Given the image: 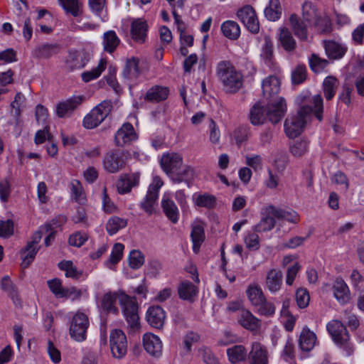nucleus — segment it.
Returning <instances> with one entry per match:
<instances>
[{
	"label": "nucleus",
	"instance_id": "29",
	"mask_svg": "<svg viewBox=\"0 0 364 364\" xmlns=\"http://www.w3.org/2000/svg\"><path fill=\"white\" fill-rule=\"evenodd\" d=\"M139 60L137 58L132 57L127 60L122 71V76L127 80H135L140 73L139 68Z\"/></svg>",
	"mask_w": 364,
	"mask_h": 364
},
{
	"label": "nucleus",
	"instance_id": "52",
	"mask_svg": "<svg viewBox=\"0 0 364 364\" xmlns=\"http://www.w3.org/2000/svg\"><path fill=\"white\" fill-rule=\"evenodd\" d=\"M250 135L251 132L248 125H242L238 127L237 129H235L232 134L236 144L238 145L247 141Z\"/></svg>",
	"mask_w": 364,
	"mask_h": 364
},
{
	"label": "nucleus",
	"instance_id": "62",
	"mask_svg": "<svg viewBox=\"0 0 364 364\" xmlns=\"http://www.w3.org/2000/svg\"><path fill=\"white\" fill-rule=\"evenodd\" d=\"M282 357L286 361H291L294 357V345L291 338H288L285 343L282 352Z\"/></svg>",
	"mask_w": 364,
	"mask_h": 364
},
{
	"label": "nucleus",
	"instance_id": "1",
	"mask_svg": "<svg viewBox=\"0 0 364 364\" xmlns=\"http://www.w3.org/2000/svg\"><path fill=\"white\" fill-rule=\"evenodd\" d=\"M295 102L299 107L297 114L287 118L284 122L285 133L289 138H295L301 133L313 113L319 121L322 120L323 99L320 95L312 97L308 92L302 93Z\"/></svg>",
	"mask_w": 364,
	"mask_h": 364
},
{
	"label": "nucleus",
	"instance_id": "38",
	"mask_svg": "<svg viewBox=\"0 0 364 364\" xmlns=\"http://www.w3.org/2000/svg\"><path fill=\"white\" fill-rule=\"evenodd\" d=\"M247 296L251 304L256 306L264 301V296L260 287L257 284H250L246 291Z\"/></svg>",
	"mask_w": 364,
	"mask_h": 364
},
{
	"label": "nucleus",
	"instance_id": "12",
	"mask_svg": "<svg viewBox=\"0 0 364 364\" xmlns=\"http://www.w3.org/2000/svg\"><path fill=\"white\" fill-rule=\"evenodd\" d=\"M82 96H73L65 101L60 102L56 105V114L60 118L69 117L73 112L82 104Z\"/></svg>",
	"mask_w": 364,
	"mask_h": 364
},
{
	"label": "nucleus",
	"instance_id": "23",
	"mask_svg": "<svg viewBox=\"0 0 364 364\" xmlns=\"http://www.w3.org/2000/svg\"><path fill=\"white\" fill-rule=\"evenodd\" d=\"M169 90L166 87L155 85L149 89L144 96V100L150 102H159L165 100Z\"/></svg>",
	"mask_w": 364,
	"mask_h": 364
},
{
	"label": "nucleus",
	"instance_id": "49",
	"mask_svg": "<svg viewBox=\"0 0 364 364\" xmlns=\"http://www.w3.org/2000/svg\"><path fill=\"white\" fill-rule=\"evenodd\" d=\"M309 149V141L306 139H299L292 142L289 150L291 154L295 157L304 156Z\"/></svg>",
	"mask_w": 364,
	"mask_h": 364
},
{
	"label": "nucleus",
	"instance_id": "27",
	"mask_svg": "<svg viewBox=\"0 0 364 364\" xmlns=\"http://www.w3.org/2000/svg\"><path fill=\"white\" fill-rule=\"evenodd\" d=\"M249 358L251 364H267L268 359L266 350L259 343H254Z\"/></svg>",
	"mask_w": 364,
	"mask_h": 364
},
{
	"label": "nucleus",
	"instance_id": "45",
	"mask_svg": "<svg viewBox=\"0 0 364 364\" xmlns=\"http://www.w3.org/2000/svg\"><path fill=\"white\" fill-rule=\"evenodd\" d=\"M39 250V247L33 246L32 244H27V245L21 250V255L22 258L21 265L26 268L33 262L36 253Z\"/></svg>",
	"mask_w": 364,
	"mask_h": 364
},
{
	"label": "nucleus",
	"instance_id": "34",
	"mask_svg": "<svg viewBox=\"0 0 364 364\" xmlns=\"http://www.w3.org/2000/svg\"><path fill=\"white\" fill-rule=\"evenodd\" d=\"M60 50L58 44L45 43L35 48L33 55L38 58H49L52 55L57 54Z\"/></svg>",
	"mask_w": 364,
	"mask_h": 364
},
{
	"label": "nucleus",
	"instance_id": "2",
	"mask_svg": "<svg viewBox=\"0 0 364 364\" xmlns=\"http://www.w3.org/2000/svg\"><path fill=\"white\" fill-rule=\"evenodd\" d=\"M287 111V105L284 98L274 103L268 105L266 107L259 102L256 103L250 109V119L253 125H260L269 119L273 124L281 121Z\"/></svg>",
	"mask_w": 364,
	"mask_h": 364
},
{
	"label": "nucleus",
	"instance_id": "19",
	"mask_svg": "<svg viewBox=\"0 0 364 364\" xmlns=\"http://www.w3.org/2000/svg\"><path fill=\"white\" fill-rule=\"evenodd\" d=\"M139 180L136 173L122 175L116 184L118 192L120 194L130 192L132 187L138 185Z\"/></svg>",
	"mask_w": 364,
	"mask_h": 364
},
{
	"label": "nucleus",
	"instance_id": "7",
	"mask_svg": "<svg viewBox=\"0 0 364 364\" xmlns=\"http://www.w3.org/2000/svg\"><path fill=\"white\" fill-rule=\"evenodd\" d=\"M301 19L311 26L314 25L316 27H318L320 25L323 26V28H321L323 32L328 31L329 21L321 18L316 6L310 1H306L303 4Z\"/></svg>",
	"mask_w": 364,
	"mask_h": 364
},
{
	"label": "nucleus",
	"instance_id": "60",
	"mask_svg": "<svg viewBox=\"0 0 364 364\" xmlns=\"http://www.w3.org/2000/svg\"><path fill=\"white\" fill-rule=\"evenodd\" d=\"M48 286L51 291V292L57 297L60 298L63 290L64 287H63L62 282L59 279H53L48 280L47 282Z\"/></svg>",
	"mask_w": 364,
	"mask_h": 364
},
{
	"label": "nucleus",
	"instance_id": "56",
	"mask_svg": "<svg viewBox=\"0 0 364 364\" xmlns=\"http://www.w3.org/2000/svg\"><path fill=\"white\" fill-rule=\"evenodd\" d=\"M328 64V61L327 60L322 59L315 54H313L309 60L310 67L315 73L321 72Z\"/></svg>",
	"mask_w": 364,
	"mask_h": 364
},
{
	"label": "nucleus",
	"instance_id": "13",
	"mask_svg": "<svg viewBox=\"0 0 364 364\" xmlns=\"http://www.w3.org/2000/svg\"><path fill=\"white\" fill-rule=\"evenodd\" d=\"M90 58V53L85 50H70L65 61L66 66L70 70L80 69L85 67Z\"/></svg>",
	"mask_w": 364,
	"mask_h": 364
},
{
	"label": "nucleus",
	"instance_id": "39",
	"mask_svg": "<svg viewBox=\"0 0 364 364\" xmlns=\"http://www.w3.org/2000/svg\"><path fill=\"white\" fill-rule=\"evenodd\" d=\"M270 213L273 214L277 219L285 220L292 223H296L299 220L298 214L294 210H285L277 208L273 205H270Z\"/></svg>",
	"mask_w": 364,
	"mask_h": 364
},
{
	"label": "nucleus",
	"instance_id": "14",
	"mask_svg": "<svg viewBox=\"0 0 364 364\" xmlns=\"http://www.w3.org/2000/svg\"><path fill=\"white\" fill-rule=\"evenodd\" d=\"M137 138L136 133L132 124L126 122L119 128L115 134L114 142L117 146H124L131 143Z\"/></svg>",
	"mask_w": 364,
	"mask_h": 364
},
{
	"label": "nucleus",
	"instance_id": "54",
	"mask_svg": "<svg viewBox=\"0 0 364 364\" xmlns=\"http://www.w3.org/2000/svg\"><path fill=\"white\" fill-rule=\"evenodd\" d=\"M144 263V256L139 250H133L129 256V264L131 268L137 269Z\"/></svg>",
	"mask_w": 364,
	"mask_h": 364
},
{
	"label": "nucleus",
	"instance_id": "50",
	"mask_svg": "<svg viewBox=\"0 0 364 364\" xmlns=\"http://www.w3.org/2000/svg\"><path fill=\"white\" fill-rule=\"evenodd\" d=\"M58 267L65 272V276L67 277H71L74 279L80 278L82 273L78 271L77 269L73 265V262L69 260H64L58 264Z\"/></svg>",
	"mask_w": 364,
	"mask_h": 364
},
{
	"label": "nucleus",
	"instance_id": "61",
	"mask_svg": "<svg viewBox=\"0 0 364 364\" xmlns=\"http://www.w3.org/2000/svg\"><path fill=\"white\" fill-rule=\"evenodd\" d=\"M82 294V290L75 287L65 288L60 298L70 299L74 301L79 299Z\"/></svg>",
	"mask_w": 364,
	"mask_h": 364
},
{
	"label": "nucleus",
	"instance_id": "36",
	"mask_svg": "<svg viewBox=\"0 0 364 364\" xmlns=\"http://www.w3.org/2000/svg\"><path fill=\"white\" fill-rule=\"evenodd\" d=\"M223 34L230 40H237L240 36V28L234 21H226L221 25Z\"/></svg>",
	"mask_w": 364,
	"mask_h": 364
},
{
	"label": "nucleus",
	"instance_id": "25",
	"mask_svg": "<svg viewBox=\"0 0 364 364\" xmlns=\"http://www.w3.org/2000/svg\"><path fill=\"white\" fill-rule=\"evenodd\" d=\"M148 25L141 19H136L132 23L131 34L132 38L139 43H144L146 37Z\"/></svg>",
	"mask_w": 364,
	"mask_h": 364
},
{
	"label": "nucleus",
	"instance_id": "3",
	"mask_svg": "<svg viewBox=\"0 0 364 364\" xmlns=\"http://www.w3.org/2000/svg\"><path fill=\"white\" fill-rule=\"evenodd\" d=\"M217 75L227 92L235 93L242 86V75L230 61L223 60L217 66Z\"/></svg>",
	"mask_w": 364,
	"mask_h": 364
},
{
	"label": "nucleus",
	"instance_id": "44",
	"mask_svg": "<svg viewBox=\"0 0 364 364\" xmlns=\"http://www.w3.org/2000/svg\"><path fill=\"white\" fill-rule=\"evenodd\" d=\"M279 41L282 46L287 51H291L296 48V41L289 29L284 28L280 30Z\"/></svg>",
	"mask_w": 364,
	"mask_h": 364
},
{
	"label": "nucleus",
	"instance_id": "64",
	"mask_svg": "<svg viewBox=\"0 0 364 364\" xmlns=\"http://www.w3.org/2000/svg\"><path fill=\"white\" fill-rule=\"evenodd\" d=\"M245 242L249 249L257 250L259 247V238L255 232L248 233L245 237Z\"/></svg>",
	"mask_w": 364,
	"mask_h": 364
},
{
	"label": "nucleus",
	"instance_id": "17",
	"mask_svg": "<svg viewBox=\"0 0 364 364\" xmlns=\"http://www.w3.org/2000/svg\"><path fill=\"white\" fill-rule=\"evenodd\" d=\"M291 28L294 35L301 41H308V28L311 26L296 14H291L289 18Z\"/></svg>",
	"mask_w": 364,
	"mask_h": 364
},
{
	"label": "nucleus",
	"instance_id": "5",
	"mask_svg": "<svg viewBox=\"0 0 364 364\" xmlns=\"http://www.w3.org/2000/svg\"><path fill=\"white\" fill-rule=\"evenodd\" d=\"M120 303L122 306L124 316L128 324V327L132 332H136L140 328L138 304L136 301L129 296L124 295L121 298Z\"/></svg>",
	"mask_w": 364,
	"mask_h": 364
},
{
	"label": "nucleus",
	"instance_id": "41",
	"mask_svg": "<svg viewBox=\"0 0 364 364\" xmlns=\"http://www.w3.org/2000/svg\"><path fill=\"white\" fill-rule=\"evenodd\" d=\"M229 360L232 363H236L245 360L247 350L243 346L236 345L227 350Z\"/></svg>",
	"mask_w": 364,
	"mask_h": 364
},
{
	"label": "nucleus",
	"instance_id": "35",
	"mask_svg": "<svg viewBox=\"0 0 364 364\" xmlns=\"http://www.w3.org/2000/svg\"><path fill=\"white\" fill-rule=\"evenodd\" d=\"M178 293L181 299L191 301L198 294V289L191 282L186 280L180 284Z\"/></svg>",
	"mask_w": 364,
	"mask_h": 364
},
{
	"label": "nucleus",
	"instance_id": "21",
	"mask_svg": "<svg viewBox=\"0 0 364 364\" xmlns=\"http://www.w3.org/2000/svg\"><path fill=\"white\" fill-rule=\"evenodd\" d=\"M283 274L277 269H270L266 277V286L272 293L278 291L282 284Z\"/></svg>",
	"mask_w": 364,
	"mask_h": 364
},
{
	"label": "nucleus",
	"instance_id": "8",
	"mask_svg": "<svg viewBox=\"0 0 364 364\" xmlns=\"http://www.w3.org/2000/svg\"><path fill=\"white\" fill-rule=\"evenodd\" d=\"M109 346L113 357L122 358L127 352V341L124 333L119 329H114L109 335Z\"/></svg>",
	"mask_w": 364,
	"mask_h": 364
},
{
	"label": "nucleus",
	"instance_id": "16",
	"mask_svg": "<svg viewBox=\"0 0 364 364\" xmlns=\"http://www.w3.org/2000/svg\"><path fill=\"white\" fill-rule=\"evenodd\" d=\"M146 318L151 326L160 329L164 326L166 314L161 306H153L148 309Z\"/></svg>",
	"mask_w": 364,
	"mask_h": 364
},
{
	"label": "nucleus",
	"instance_id": "20",
	"mask_svg": "<svg viewBox=\"0 0 364 364\" xmlns=\"http://www.w3.org/2000/svg\"><path fill=\"white\" fill-rule=\"evenodd\" d=\"M275 216L270 213V205L264 209L262 213V217L260 221L254 226L253 230L255 232H262L272 230L276 224Z\"/></svg>",
	"mask_w": 364,
	"mask_h": 364
},
{
	"label": "nucleus",
	"instance_id": "33",
	"mask_svg": "<svg viewBox=\"0 0 364 364\" xmlns=\"http://www.w3.org/2000/svg\"><path fill=\"white\" fill-rule=\"evenodd\" d=\"M120 43V39L114 31L104 33L102 36V46L105 51L112 53Z\"/></svg>",
	"mask_w": 364,
	"mask_h": 364
},
{
	"label": "nucleus",
	"instance_id": "48",
	"mask_svg": "<svg viewBox=\"0 0 364 364\" xmlns=\"http://www.w3.org/2000/svg\"><path fill=\"white\" fill-rule=\"evenodd\" d=\"M106 63L107 62L105 59H101L96 68L92 69L90 71L84 72L82 73L81 77L82 80L85 82H87L97 78L101 75L102 71L105 70Z\"/></svg>",
	"mask_w": 364,
	"mask_h": 364
},
{
	"label": "nucleus",
	"instance_id": "59",
	"mask_svg": "<svg viewBox=\"0 0 364 364\" xmlns=\"http://www.w3.org/2000/svg\"><path fill=\"white\" fill-rule=\"evenodd\" d=\"M124 248V245L121 243L114 244L108 262L113 264L119 262L122 257Z\"/></svg>",
	"mask_w": 364,
	"mask_h": 364
},
{
	"label": "nucleus",
	"instance_id": "22",
	"mask_svg": "<svg viewBox=\"0 0 364 364\" xmlns=\"http://www.w3.org/2000/svg\"><path fill=\"white\" fill-rule=\"evenodd\" d=\"M316 342V334L310 331L308 327L303 328L299 339V346L301 350L306 352L311 350Z\"/></svg>",
	"mask_w": 364,
	"mask_h": 364
},
{
	"label": "nucleus",
	"instance_id": "37",
	"mask_svg": "<svg viewBox=\"0 0 364 364\" xmlns=\"http://www.w3.org/2000/svg\"><path fill=\"white\" fill-rule=\"evenodd\" d=\"M264 13L269 21H276L279 20L282 13L279 0H269V5L265 8Z\"/></svg>",
	"mask_w": 364,
	"mask_h": 364
},
{
	"label": "nucleus",
	"instance_id": "9",
	"mask_svg": "<svg viewBox=\"0 0 364 364\" xmlns=\"http://www.w3.org/2000/svg\"><path fill=\"white\" fill-rule=\"evenodd\" d=\"M125 165L126 159L123 151L112 150L105 156L103 166L105 169L109 173H117L124 168Z\"/></svg>",
	"mask_w": 364,
	"mask_h": 364
},
{
	"label": "nucleus",
	"instance_id": "42",
	"mask_svg": "<svg viewBox=\"0 0 364 364\" xmlns=\"http://www.w3.org/2000/svg\"><path fill=\"white\" fill-rule=\"evenodd\" d=\"M338 85V80L333 76H328L323 82V95L327 100H331L336 92Z\"/></svg>",
	"mask_w": 364,
	"mask_h": 364
},
{
	"label": "nucleus",
	"instance_id": "30",
	"mask_svg": "<svg viewBox=\"0 0 364 364\" xmlns=\"http://www.w3.org/2000/svg\"><path fill=\"white\" fill-rule=\"evenodd\" d=\"M161 207L166 216L173 223H176L179 218V210L175 203L168 198L164 197Z\"/></svg>",
	"mask_w": 364,
	"mask_h": 364
},
{
	"label": "nucleus",
	"instance_id": "63",
	"mask_svg": "<svg viewBox=\"0 0 364 364\" xmlns=\"http://www.w3.org/2000/svg\"><path fill=\"white\" fill-rule=\"evenodd\" d=\"M352 92L353 88L349 85L344 84L338 96L339 101L346 105H350Z\"/></svg>",
	"mask_w": 364,
	"mask_h": 364
},
{
	"label": "nucleus",
	"instance_id": "43",
	"mask_svg": "<svg viewBox=\"0 0 364 364\" xmlns=\"http://www.w3.org/2000/svg\"><path fill=\"white\" fill-rule=\"evenodd\" d=\"M63 9L72 16L77 17L82 14V4L78 0H58Z\"/></svg>",
	"mask_w": 364,
	"mask_h": 364
},
{
	"label": "nucleus",
	"instance_id": "18",
	"mask_svg": "<svg viewBox=\"0 0 364 364\" xmlns=\"http://www.w3.org/2000/svg\"><path fill=\"white\" fill-rule=\"evenodd\" d=\"M144 348L147 353L159 356L162 351V343L160 338L153 333H145L143 336Z\"/></svg>",
	"mask_w": 364,
	"mask_h": 364
},
{
	"label": "nucleus",
	"instance_id": "47",
	"mask_svg": "<svg viewBox=\"0 0 364 364\" xmlns=\"http://www.w3.org/2000/svg\"><path fill=\"white\" fill-rule=\"evenodd\" d=\"M127 225V220L117 216H113L107 221L106 230L110 235H112L116 234L120 229L125 228Z\"/></svg>",
	"mask_w": 364,
	"mask_h": 364
},
{
	"label": "nucleus",
	"instance_id": "32",
	"mask_svg": "<svg viewBox=\"0 0 364 364\" xmlns=\"http://www.w3.org/2000/svg\"><path fill=\"white\" fill-rule=\"evenodd\" d=\"M117 295L115 292H107L102 298L99 308L101 311L108 314H117L118 309L115 306Z\"/></svg>",
	"mask_w": 364,
	"mask_h": 364
},
{
	"label": "nucleus",
	"instance_id": "4",
	"mask_svg": "<svg viewBox=\"0 0 364 364\" xmlns=\"http://www.w3.org/2000/svg\"><path fill=\"white\" fill-rule=\"evenodd\" d=\"M110 101H103L93 108L83 119V126L86 129H93L101 124L109 114L112 109Z\"/></svg>",
	"mask_w": 364,
	"mask_h": 364
},
{
	"label": "nucleus",
	"instance_id": "31",
	"mask_svg": "<svg viewBox=\"0 0 364 364\" xmlns=\"http://www.w3.org/2000/svg\"><path fill=\"white\" fill-rule=\"evenodd\" d=\"M264 97H272L277 95L280 90V82L275 76H269L264 79L262 84Z\"/></svg>",
	"mask_w": 364,
	"mask_h": 364
},
{
	"label": "nucleus",
	"instance_id": "46",
	"mask_svg": "<svg viewBox=\"0 0 364 364\" xmlns=\"http://www.w3.org/2000/svg\"><path fill=\"white\" fill-rule=\"evenodd\" d=\"M325 49L328 58L333 59L341 58L346 51V48L333 41L326 43Z\"/></svg>",
	"mask_w": 364,
	"mask_h": 364
},
{
	"label": "nucleus",
	"instance_id": "28",
	"mask_svg": "<svg viewBox=\"0 0 364 364\" xmlns=\"http://www.w3.org/2000/svg\"><path fill=\"white\" fill-rule=\"evenodd\" d=\"M238 322L250 331H256L260 326V321L247 310H242Z\"/></svg>",
	"mask_w": 364,
	"mask_h": 364
},
{
	"label": "nucleus",
	"instance_id": "55",
	"mask_svg": "<svg viewBox=\"0 0 364 364\" xmlns=\"http://www.w3.org/2000/svg\"><path fill=\"white\" fill-rule=\"evenodd\" d=\"M306 77V68L304 65H299L292 71L291 80L294 84L299 85L302 83Z\"/></svg>",
	"mask_w": 364,
	"mask_h": 364
},
{
	"label": "nucleus",
	"instance_id": "57",
	"mask_svg": "<svg viewBox=\"0 0 364 364\" xmlns=\"http://www.w3.org/2000/svg\"><path fill=\"white\" fill-rule=\"evenodd\" d=\"M196 204L198 206L210 209L215 206V198L209 194L199 195L196 200Z\"/></svg>",
	"mask_w": 364,
	"mask_h": 364
},
{
	"label": "nucleus",
	"instance_id": "58",
	"mask_svg": "<svg viewBox=\"0 0 364 364\" xmlns=\"http://www.w3.org/2000/svg\"><path fill=\"white\" fill-rule=\"evenodd\" d=\"M296 301L299 308H306L309 305L310 301V296L308 291L303 288L297 289L296 292Z\"/></svg>",
	"mask_w": 364,
	"mask_h": 364
},
{
	"label": "nucleus",
	"instance_id": "24",
	"mask_svg": "<svg viewBox=\"0 0 364 364\" xmlns=\"http://www.w3.org/2000/svg\"><path fill=\"white\" fill-rule=\"evenodd\" d=\"M334 296L342 304L348 303L350 300L349 289L345 282L337 279L333 286Z\"/></svg>",
	"mask_w": 364,
	"mask_h": 364
},
{
	"label": "nucleus",
	"instance_id": "53",
	"mask_svg": "<svg viewBox=\"0 0 364 364\" xmlns=\"http://www.w3.org/2000/svg\"><path fill=\"white\" fill-rule=\"evenodd\" d=\"M194 171L193 169L188 166L183 167V169L178 171V173H175L173 176H171V180L174 183H181L184 181H188L193 178Z\"/></svg>",
	"mask_w": 364,
	"mask_h": 364
},
{
	"label": "nucleus",
	"instance_id": "15",
	"mask_svg": "<svg viewBox=\"0 0 364 364\" xmlns=\"http://www.w3.org/2000/svg\"><path fill=\"white\" fill-rule=\"evenodd\" d=\"M327 330L336 343H344L349 341V334L343 324L333 320L327 324Z\"/></svg>",
	"mask_w": 364,
	"mask_h": 364
},
{
	"label": "nucleus",
	"instance_id": "26",
	"mask_svg": "<svg viewBox=\"0 0 364 364\" xmlns=\"http://www.w3.org/2000/svg\"><path fill=\"white\" fill-rule=\"evenodd\" d=\"M66 218L65 216H59L55 219L52 220L50 223H47L43 225L44 234H47L45 238V245L48 247L51 242L54 240L56 230V228L60 227L63 223H65Z\"/></svg>",
	"mask_w": 364,
	"mask_h": 364
},
{
	"label": "nucleus",
	"instance_id": "40",
	"mask_svg": "<svg viewBox=\"0 0 364 364\" xmlns=\"http://www.w3.org/2000/svg\"><path fill=\"white\" fill-rule=\"evenodd\" d=\"M1 287L11 297L15 305L17 306L20 304L17 288L11 281L9 276H4L1 279Z\"/></svg>",
	"mask_w": 364,
	"mask_h": 364
},
{
	"label": "nucleus",
	"instance_id": "11",
	"mask_svg": "<svg viewBox=\"0 0 364 364\" xmlns=\"http://www.w3.org/2000/svg\"><path fill=\"white\" fill-rule=\"evenodd\" d=\"M160 164L163 170L171 178L182 168L183 159L177 153H168L162 156Z\"/></svg>",
	"mask_w": 364,
	"mask_h": 364
},
{
	"label": "nucleus",
	"instance_id": "51",
	"mask_svg": "<svg viewBox=\"0 0 364 364\" xmlns=\"http://www.w3.org/2000/svg\"><path fill=\"white\" fill-rule=\"evenodd\" d=\"M158 196L156 192H147L143 201L141 202V208L148 214L151 215L154 211V205L156 204Z\"/></svg>",
	"mask_w": 364,
	"mask_h": 364
},
{
	"label": "nucleus",
	"instance_id": "10",
	"mask_svg": "<svg viewBox=\"0 0 364 364\" xmlns=\"http://www.w3.org/2000/svg\"><path fill=\"white\" fill-rule=\"evenodd\" d=\"M237 16L251 33H257L259 32V21L254 9L251 6L246 5L241 8L238 10Z\"/></svg>",
	"mask_w": 364,
	"mask_h": 364
},
{
	"label": "nucleus",
	"instance_id": "6",
	"mask_svg": "<svg viewBox=\"0 0 364 364\" xmlns=\"http://www.w3.org/2000/svg\"><path fill=\"white\" fill-rule=\"evenodd\" d=\"M89 320L86 314L77 312L73 317L69 329L70 337L77 342H82L86 339Z\"/></svg>",
	"mask_w": 364,
	"mask_h": 364
}]
</instances>
